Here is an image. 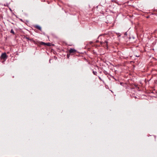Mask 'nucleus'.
Wrapping results in <instances>:
<instances>
[{
  "label": "nucleus",
  "mask_w": 157,
  "mask_h": 157,
  "mask_svg": "<svg viewBox=\"0 0 157 157\" xmlns=\"http://www.w3.org/2000/svg\"><path fill=\"white\" fill-rule=\"evenodd\" d=\"M69 53L71 55H74L76 53L77 51L75 49L71 48L69 51Z\"/></svg>",
  "instance_id": "f257e3e1"
},
{
  "label": "nucleus",
  "mask_w": 157,
  "mask_h": 157,
  "mask_svg": "<svg viewBox=\"0 0 157 157\" xmlns=\"http://www.w3.org/2000/svg\"><path fill=\"white\" fill-rule=\"evenodd\" d=\"M40 44L41 45H44L48 46H51V43H45L43 42H40Z\"/></svg>",
  "instance_id": "f03ea898"
},
{
  "label": "nucleus",
  "mask_w": 157,
  "mask_h": 157,
  "mask_svg": "<svg viewBox=\"0 0 157 157\" xmlns=\"http://www.w3.org/2000/svg\"><path fill=\"white\" fill-rule=\"evenodd\" d=\"M101 44L103 46H107L108 42L107 41H105L104 42H100Z\"/></svg>",
  "instance_id": "7ed1b4c3"
},
{
  "label": "nucleus",
  "mask_w": 157,
  "mask_h": 157,
  "mask_svg": "<svg viewBox=\"0 0 157 157\" xmlns=\"http://www.w3.org/2000/svg\"><path fill=\"white\" fill-rule=\"evenodd\" d=\"M7 56L6 55V53H2L1 56V57L2 59H4L7 58Z\"/></svg>",
  "instance_id": "20e7f679"
},
{
  "label": "nucleus",
  "mask_w": 157,
  "mask_h": 157,
  "mask_svg": "<svg viewBox=\"0 0 157 157\" xmlns=\"http://www.w3.org/2000/svg\"><path fill=\"white\" fill-rule=\"evenodd\" d=\"M35 28L39 29L40 31H41V27L39 25H36L34 26Z\"/></svg>",
  "instance_id": "39448f33"
},
{
  "label": "nucleus",
  "mask_w": 157,
  "mask_h": 157,
  "mask_svg": "<svg viewBox=\"0 0 157 157\" xmlns=\"http://www.w3.org/2000/svg\"><path fill=\"white\" fill-rule=\"evenodd\" d=\"M10 33L12 34H15V33L13 31V29H12L11 30V31H10Z\"/></svg>",
  "instance_id": "423d86ee"
},
{
  "label": "nucleus",
  "mask_w": 157,
  "mask_h": 157,
  "mask_svg": "<svg viewBox=\"0 0 157 157\" xmlns=\"http://www.w3.org/2000/svg\"><path fill=\"white\" fill-rule=\"evenodd\" d=\"M70 53L69 54H67V58L68 59L70 57Z\"/></svg>",
  "instance_id": "0eeeda50"
},
{
  "label": "nucleus",
  "mask_w": 157,
  "mask_h": 157,
  "mask_svg": "<svg viewBox=\"0 0 157 157\" xmlns=\"http://www.w3.org/2000/svg\"><path fill=\"white\" fill-rule=\"evenodd\" d=\"M93 72L94 75H96V74L97 73L96 72H95L94 71H93Z\"/></svg>",
  "instance_id": "6e6552de"
},
{
  "label": "nucleus",
  "mask_w": 157,
  "mask_h": 157,
  "mask_svg": "<svg viewBox=\"0 0 157 157\" xmlns=\"http://www.w3.org/2000/svg\"><path fill=\"white\" fill-rule=\"evenodd\" d=\"M25 38H26V39H27L28 40H31V39H30L29 38V37H26Z\"/></svg>",
  "instance_id": "1a4fd4ad"
},
{
  "label": "nucleus",
  "mask_w": 157,
  "mask_h": 157,
  "mask_svg": "<svg viewBox=\"0 0 157 157\" xmlns=\"http://www.w3.org/2000/svg\"><path fill=\"white\" fill-rule=\"evenodd\" d=\"M98 42H99L98 40H97V41H96V43H98Z\"/></svg>",
  "instance_id": "9d476101"
},
{
  "label": "nucleus",
  "mask_w": 157,
  "mask_h": 157,
  "mask_svg": "<svg viewBox=\"0 0 157 157\" xmlns=\"http://www.w3.org/2000/svg\"><path fill=\"white\" fill-rule=\"evenodd\" d=\"M99 79L101 80H102L101 79V78L100 77H99Z\"/></svg>",
  "instance_id": "9b49d317"
},
{
  "label": "nucleus",
  "mask_w": 157,
  "mask_h": 157,
  "mask_svg": "<svg viewBox=\"0 0 157 157\" xmlns=\"http://www.w3.org/2000/svg\"><path fill=\"white\" fill-rule=\"evenodd\" d=\"M92 43V42H90V44H91V43Z\"/></svg>",
  "instance_id": "f8f14e48"
}]
</instances>
